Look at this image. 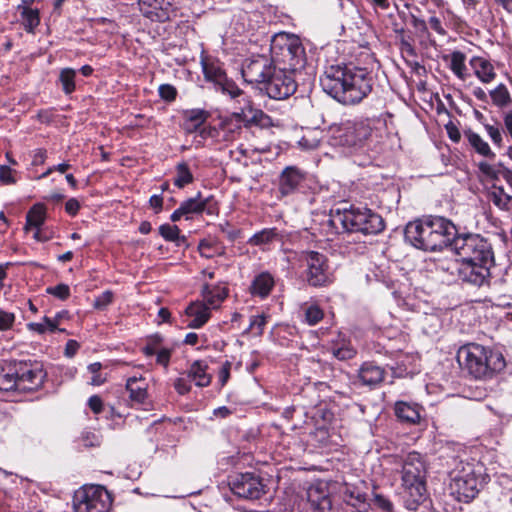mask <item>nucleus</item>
Wrapping results in <instances>:
<instances>
[{"mask_svg":"<svg viewBox=\"0 0 512 512\" xmlns=\"http://www.w3.org/2000/svg\"><path fill=\"white\" fill-rule=\"evenodd\" d=\"M229 485L233 494L248 500L259 499L266 492L262 479L253 473L239 474Z\"/></svg>","mask_w":512,"mask_h":512,"instance_id":"12","label":"nucleus"},{"mask_svg":"<svg viewBox=\"0 0 512 512\" xmlns=\"http://www.w3.org/2000/svg\"><path fill=\"white\" fill-rule=\"evenodd\" d=\"M305 174L295 166H287L279 177V193L281 196L293 194L304 181Z\"/></svg>","mask_w":512,"mask_h":512,"instance_id":"20","label":"nucleus"},{"mask_svg":"<svg viewBox=\"0 0 512 512\" xmlns=\"http://www.w3.org/2000/svg\"><path fill=\"white\" fill-rule=\"evenodd\" d=\"M46 220V209L42 204L33 205L26 215L24 230L41 228Z\"/></svg>","mask_w":512,"mask_h":512,"instance_id":"27","label":"nucleus"},{"mask_svg":"<svg viewBox=\"0 0 512 512\" xmlns=\"http://www.w3.org/2000/svg\"><path fill=\"white\" fill-rule=\"evenodd\" d=\"M411 24L416 29V31L422 33V34H428V27L427 23L415 15L411 16Z\"/></svg>","mask_w":512,"mask_h":512,"instance_id":"59","label":"nucleus"},{"mask_svg":"<svg viewBox=\"0 0 512 512\" xmlns=\"http://www.w3.org/2000/svg\"><path fill=\"white\" fill-rule=\"evenodd\" d=\"M112 301L113 293L107 290L95 298L93 306L98 310H104Z\"/></svg>","mask_w":512,"mask_h":512,"instance_id":"49","label":"nucleus"},{"mask_svg":"<svg viewBox=\"0 0 512 512\" xmlns=\"http://www.w3.org/2000/svg\"><path fill=\"white\" fill-rule=\"evenodd\" d=\"M27 328L30 331L36 332L40 335L46 332H55L57 330V321L52 320V318L44 317L43 321L40 323L30 322L27 324Z\"/></svg>","mask_w":512,"mask_h":512,"instance_id":"38","label":"nucleus"},{"mask_svg":"<svg viewBox=\"0 0 512 512\" xmlns=\"http://www.w3.org/2000/svg\"><path fill=\"white\" fill-rule=\"evenodd\" d=\"M277 237H278V233L275 228L264 229L256 234H254L248 240V243L250 245L258 246V245L270 243Z\"/></svg>","mask_w":512,"mask_h":512,"instance_id":"37","label":"nucleus"},{"mask_svg":"<svg viewBox=\"0 0 512 512\" xmlns=\"http://www.w3.org/2000/svg\"><path fill=\"white\" fill-rule=\"evenodd\" d=\"M456 233V227L451 221L443 217H432V251L452 247V242L457 238Z\"/></svg>","mask_w":512,"mask_h":512,"instance_id":"18","label":"nucleus"},{"mask_svg":"<svg viewBox=\"0 0 512 512\" xmlns=\"http://www.w3.org/2000/svg\"><path fill=\"white\" fill-rule=\"evenodd\" d=\"M303 261L306 263V279L309 285L318 287L329 282L327 258L316 251H309L303 254Z\"/></svg>","mask_w":512,"mask_h":512,"instance_id":"14","label":"nucleus"},{"mask_svg":"<svg viewBox=\"0 0 512 512\" xmlns=\"http://www.w3.org/2000/svg\"><path fill=\"white\" fill-rule=\"evenodd\" d=\"M162 341V337L158 334L150 338L149 343L143 348L144 353L147 356H152L157 353L156 346Z\"/></svg>","mask_w":512,"mask_h":512,"instance_id":"56","label":"nucleus"},{"mask_svg":"<svg viewBox=\"0 0 512 512\" xmlns=\"http://www.w3.org/2000/svg\"><path fill=\"white\" fill-rule=\"evenodd\" d=\"M273 284V278L268 273H262L254 279L250 289L252 294L266 297L270 293Z\"/></svg>","mask_w":512,"mask_h":512,"instance_id":"32","label":"nucleus"},{"mask_svg":"<svg viewBox=\"0 0 512 512\" xmlns=\"http://www.w3.org/2000/svg\"><path fill=\"white\" fill-rule=\"evenodd\" d=\"M478 167H479V170L486 177H488V178H490L492 180L498 179V177H499V170L495 166H493V165H491V164H489V163H487L485 161H482V162H480L478 164Z\"/></svg>","mask_w":512,"mask_h":512,"instance_id":"54","label":"nucleus"},{"mask_svg":"<svg viewBox=\"0 0 512 512\" xmlns=\"http://www.w3.org/2000/svg\"><path fill=\"white\" fill-rule=\"evenodd\" d=\"M446 131H447V134L449 136V138L453 141V142H458L461 138V133L459 131V129L456 127L455 124H453L452 122H449L446 126Z\"/></svg>","mask_w":512,"mask_h":512,"instance_id":"61","label":"nucleus"},{"mask_svg":"<svg viewBox=\"0 0 512 512\" xmlns=\"http://www.w3.org/2000/svg\"><path fill=\"white\" fill-rule=\"evenodd\" d=\"M452 249L463 261L494 263L491 244L478 234L458 235L452 242Z\"/></svg>","mask_w":512,"mask_h":512,"instance_id":"5","label":"nucleus"},{"mask_svg":"<svg viewBox=\"0 0 512 512\" xmlns=\"http://www.w3.org/2000/svg\"><path fill=\"white\" fill-rule=\"evenodd\" d=\"M148 384L144 378L140 377H130L127 379L126 388L129 392V397L131 401L143 407V409L148 410L150 406V402L148 401V393H147Z\"/></svg>","mask_w":512,"mask_h":512,"instance_id":"22","label":"nucleus"},{"mask_svg":"<svg viewBox=\"0 0 512 512\" xmlns=\"http://www.w3.org/2000/svg\"><path fill=\"white\" fill-rule=\"evenodd\" d=\"M46 160V150L37 149L33 152L32 165L38 166L44 164Z\"/></svg>","mask_w":512,"mask_h":512,"instance_id":"62","label":"nucleus"},{"mask_svg":"<svg viewBox=\"0 0 512 512\" xmlns=\"http://www.w3.org/2000/svg\"><path fill=\"white\" fill-rule=\"evenodd\" d=\"M404 234L416 248L432 251V217L409 222Z\"/></svg>","mask_w":512,"mask_h":512,"instance_id":"15","label":"nucleus"},{"mask_svg":"<svg viewBox=\"0 0 512 512\" xmlns=\"http://www.w3.org/2000/svg\"><path fill=\"white\" fill-rule=\"evenodd\" d=\"M480 481L471 463L460 462L451 472L450 489L460 501L469 502L479 492Z\"/></svg>","mask_w":512,"mask_h":512,"instance_id":"8","label":"nucleus"},{"mask_svg":"<svg viewBox=\"0 0 512 512\" xmlns=\"http://www.w3.org/2000/svg\"><path fill=\"white\" fill-rule=\"evenodd\" d=\"M332 353L339 360H348L355 356L356 351L350 345H343L333 349Z\"/></svg>","mask_w":512,"mask_h":512,"instance_id":"50","label":"nucleus"},{"mask_svg":"<svg viewBox=\"0 0 512 512\" xmlns=\"http://www.w3.org/2000/svg\"><path fill=\"white\" fill-rule=\"evenodd\" d=\"M494 263H483V261H463L461 260L458 275L464 282L473 285H483L490 276V268Z\"/></svg>","mask_w":512,"mask_h":512,"instance_id":"19","label":"nucleus"},{"mask_svg":"<svg viewBox=\"0 0 512 512\" xmlns=\"http://www.w3.org/2000/svg\"><path fill=\"white\" fill-rule=\"evenodd\" d=\"M17 11L22 17V23L27 32L33 33L35 28L40 24V13L38 9H32L30 7H24V5H18Z\"/></svg>","mask_w":512,"mask_h":512,"instance_id":"29","label":"nucleus"},{"mask_svg":"<svg viewBox=\"0 0 512 512\" xmlns=\"http://www.w3.org/2000/svg\"><path fill=\"white\" fill-rule=\"evenodd\" d=\"M318 132L316 131H308L306 134L302 136L299 140V145L303 149L313 150L319 146V138L317 137Z\"/></svg>","mask_w":512,"mask_h":512,"instance_id":"45","label":"nucleus"},{"mask_svg":"<svg viewBox=\"0 0 512 512\" xmlns=\"http://www.w3.org/2000/svg\"><path fill=\"white\" fill-rule=\"evenodd\" d=\"M402 482L415 501H421L425 488V464L417 452L409 453L402 463Z\"/></svg>","mask_w":512,"mask_h":512,"instance_id":"6","label":"nucleus"},{"mask_svg":"<svg viewBox=\"0 0 512 512\" xmlns=\"http://www.w3.org/2000/svg\"><path fill=\"white\" fill-rule=\"evenodd\" d=\"M202 302H194V329L204 325L211 316V308H216L224 299L225 295L214 294L208 284L203 285Z\"/></svg>","mask_w":512,"mask_h":512,"instance_id":"16","label":"nucleus"},{"mask_svg":"<svg viewBox=\"0 0 512 512\" xmlns=\"http://www.w3.org/2000/svg\"><path fill=\"white\" fill-rule=\"evenodd\" d=\"M430 27L439 35L445 36L446 30L444 29L441 20L436 16H431L428 21Z\"/></svg>","mask_w":512,"mask_h":512,"instance_id":"57","label":"nucleus"},{"mask_svg":"<svg viewBox=\"0 0 512 512\" xmlns=\"http://www.w3.org/2000/svg\"><path fill=\"white\" fill-rule=\"evenodd\" d=\"M14 322V313L0 309V331H7L11 329L14 325Z\"/></svg>","mask_w":512,"mask_h":512,"instance_id":"48","label":"nucleus"},{"mask_svg":"<svg viewBox=\"0 0 512 512\" xmlns=\"http://www.w3.org/2000/svg\"><path fill=\"white\" fill-rule=\"evenodd\" d=\"M19 391H30L40 387L45 373L38 363L17 361Z\"/></svg>","mask_w":512,"mask_h":512,"instance_id":"17","label":"nucleus"},{"mask_svg":"<svg viewBox=\"0 0 512 512\" xmlns=\"http://www.w3.org/2000/svg\"><path fill=\"white\" fill-rule=\"evenodd\" d=\"M200 64L206 81L214 84L216 90L228 94L231 98H236L241 94L237 85L228 80L226 74L221 69L217 60L207 55L202 49L200 55Z\"/></svg>","mask_w":512,"mask_h":512,"instance_id":"10","label":"nucleus"},{"mask_svg":"<svg viewBox=\"0 0 512 512\" xmlns=\"http://www.w3.org/2000/svg\"><path fill=\"white\" fill-rule=\"evenodd\" d=\"M465 137L478 154L488 158L495 157V153L479 134L469 130L465 132Z\"/></svg>","mask_w":512,"mask_h":512,"instance_id":"30","label":"nucleus"},{"mask_svg":"<svg viewBox=\"0 0 512 512\" xmlns=\"http://www.w3.org/2000/svg\"><path fill=\"white\" fill-rule=\"evenodd\" d=\"M276 68L272 58L258 55L248 59L242 67V76L248 83L264 84Z\"/></svg>","mask_w":512,"mask_h":512,"instance_id":"13","label":"nucleus"},{"mask_svg":"<svg viewBox=\"0 0 512 512\" xmlns=\"http://www.w3.org/2000/svg\"><path fill=\"white\" fill-rule=\"evenodd\" d=\"M101 368L102 365L99 362L91 363L87 367L88 372L92 375L88 382L90 385L100 386L106 381V376L100 373Z\"/></svg>","mask_w":512,"mask_h":512,"instance_id":"42","label":"nucleus"},{"mask_svg":"<svg viewBox=\"0 0 512 512\" xmlns=\"http://www.w3.org/2000/svg\"><path fill=\"white\" fill-rule=\"evenodd\" d=\"M194 215L207 214L208 216H215L218 213L217 204L211 196L203 197L200 193L194 197Z\"/></svg>","mask_w":512,"mask_h":512,"instance_id":"28","label":"nucleus"},{"mask_svg":"<svg viewBox=\"0 0 512 512\" xmlns=\"http://www.w3.org/2000/svg\"><path fill=\"white\" fill-rule=\"evenodd\" d=\"M485 129H486L487 134L493 141V143L500 147L502 145V141H503V137H502L500 128L497 126H494V125L486 124Z\"/></svg>","mask_w":512,"mask_h":512,"instance_id":"53","label":"nucleus"},{"mask_svg":"<svg viewBox=\"0 0 512 512\" xmlns=\"http://www.w3.org/2000/svg\"><path fill=\"white\" fill-rule=\"evenodd\" d=\"M450 69L458 78H460L461 80L465 79V55L462 52L454 51L451 54Z\"/></svg>","mask_w":512,"mask_h":512,"instance_id":"35","label":"nucleus"},{"mask_svg":"<svg viewBox=\"0 0 512 512\" xmlns=\"http://www.w3.org/2000/svg\"><path fill=\"white\" fill-rule=\"evenodd\" d=\"M161 236L167 241H174L177 245L185 242L184 237H180V230L176 225L163 224L159 227Z\"/></svg>","mask_w":512,"mask_h":512,"instance_id":"39","label":"nucleus"},{"mask_svg":"<svg viewBox=\"0 0 512 512\" xmlns=\"http://www.w3.org/2000/svg\"><path fill=\"white\" fill-rule=\"evenodd\" d=\"M371 133L368 120L346 121L335 129L333 138L336 144L356 151L364 147Z\"/></svg>","mask_w":512,"mask_h":512,"instance_id":"9","label":"nucleus"},{"mask_svg":"<svg viewBox=\"0 0 512 512\" xmlns=\"http://www.w3.org/2000/svg\"><path fill=\"white\" fill-rule=\"evenodd\" d=\"M112 498L107 489L100 485L84 486L73 498L75 512H110Z\"/></svg>","mask_w":512,"mask_h":512,"instance_id":"7","label":"nucleus"},{"mask_svg":"<svg viewBox=\"0 0 512 512\" xmlns=\"http://www.w3.org/2000/svg\"><path fill=\"white\" fill-rule=\"evenodd\" d=\"M264 116L265 114L263 111L254 108L250 101H247V104L241 108L239 113L233 114V117L236 118L237 122L247 123H260Z\"/></svg>","mask_w":512,"mask_h":512,"instance_id":"31","label":"nucleus"},{"mask_svg":"<svg viewBox=\"0 0 512 512\" xmlns=\"http://www.w3.org/2000/svg\"><path fill=\"white\" fill-rule=\"evenodd\" d=\"M475 75L483 83H490L496 76L493 65L486 59L474 57L470 61Z\"/></svg>","mask_w":512,"mask_h":512,"instance_id":"26","label":"nucleus"},{"mask_svg":"<svg viewBox=\"0 0 512 512\" xmlns=\"http://www.w3.org/2000/svg\"><path fill=\"white\" fill-rule=\"evenodd\" d=\"M275 66L290 72L300 71L306 62L305 50L298 36L285 32L273 36L270 45Z\"/></svg>","mask_w":512,"mask_h":512,"instance_id":"4","label":"nucleus"},{"mask_svg":"<svg viewBox=\"0 0 512 512\" xmlns=\"http://www.w3.org/2000/svg\"><path fill=\"white\" fill-rule=\"evenodd\" d=\"M75 77L76 70L72 68H64L60 71L59 82L62 85V90L66 95H69L75 91Z\"/></svg>","mask_w":512,"mask_h":512,"instance_id":"34","label":"nucleus"},{"mask_svg":"<svg viewBox=\"0 0 512 512\" xmlns=\"http://www.w3.org/2000/svg\"><path fill=\"white\" fill-rule=\"evenodd\" d=\"M503 121L505 130L512 139V111H509L504 115Z\"/></svg>","mask_w":512,"mask_h":512,"instance_id":"64","label":"nucleus"},{"mask_svg":"<svg viewBox=\"0 0 512 512\" xmlns=\"http://www.w3.org/2000/svg\"><path fill=\"white\" fill-rule=\"evenodd\" d=\"M159 95L166 101L174 100L176 97V89L169 84H162L159 86Z\"/></svg>","mask_w":512,"mask_h":512,"instance_id":"55","label":"nucleus"},{"mask_svg":"<svg viewBox=\"0 0 512 512\" xmlns=\"http://www.w3.org/2000/svg\"><path fill=\"white\" fill-rule=\"evenodd\" d=\"M323 90L344 105L359 103L372 89V79L361 68L331 66L321 77Z\"/></svg>","mask_w":512,"mask_h":512,"instance_id":"1","label":"nucleus"},{"mask_svg":"<svg viewBox=\"0 0 512 512\" xmlns=\"http://www.w3.org/2000/svg\"><path fill=\"white\" fill-rule=\"evenodd\" d=\"M192 181V175L189 171L187 163H180L177 166V175L174 179V184L178 188L184 187L186 184Z\"/></svg>","mask_w":512,"mask_h":512,"instance_id":"41","label":"nucleus"},{"mask_svg":"<svg viewBox=\"0 0 512 512\" xmlns=\"http://www.w3.org/2000/svg\"><path fill=\"white\" fill-rule=\"evenodd\" d=\"M374 502L378 507L382 508L383 510L390 511L392 509L391 502L382 495H375Z\"/></svg>","mask_w":512,"mask_h":512,"instance_id":"63","label":"nucleus"},{"mask_svg":"<svg viewBox=\"0 0 512 512\" xmlns=\"http://www.w3.org/2000/svg\"><path fill=\"white\" fill-rule=\"evenodd\" d=\"M88 406L95 414H99L103 408L102 399L97 395H93L88 400Z\"/></svg>","mask_w":512,"mask_h":512,"instance_id":"58","label":"nucleus"},{"mask_svg":"<svg viewBox=\"0 0 512 512\" xmlns=\"http://www.w3.org/2000/svg\"><path fill=\"white\" fill-rule=\"evenodd\" d=\"M328 225L335 233L377 234L384 229V221L379 214L368 208L356 207L331 210Z\"/></svg>","mask_w":512,"mask_h":512,"instance_id":"3","label":"nucleus"},{"mask_svg":"<svg viewBox=\"0 0 512 512\" xmlns=\"http://www.w3.org/2000/svg\"><path fill=\"white\" fill-rule=\"evenodd\" d=\"M142 14L152 21L164 22L169 19L170 2L165 0H138Z\"/></svg>","mask_w":512,"mask_h":512,"instance_id":"21","label":"nucleus"},{"mask_svg":"<svg viewBox=\"0 0 512 512\" xmlns=\"http://www.w3.org/2000/svg\"><path fill=\"white\" fill-rule=\"evenodd\" d=\"M17 361L5 362L0 371V390L5 392L19 391Z\"/></svg>","mask_w":512,"mask_h":512,"instance_id":"23","label":"nucleus"},{"mask_svg":"<svg viewBox=\"0 0 512 512\" xmlns=\"http://www.w3.org/2000/svg\"><path fill=\"white\" fill-rule=\"evenodd\" d=\"M192 214V198H188L178 209H176L172 215L171 220L173 222L179 221L182 217L186 220L191 218Z\"/></svg>","mask_w":512,"mask_h":512,"instance_id":"43","label":"nucleus"},{"mask_svg":"<svg viewBox=\"0 0 512 512\" xmlns=\"http://www.w3.org/2000/svg\"><path fill=\"white\" fill-rule=\"evenodd\" d=\"M206 116L207 113L204 111H200L197 114L194 113V139L197 137L205 139L206 137H212L214 135L215 129L204 124Z\"/></svg>","mask_w":512,"mask_h":512,"instance_id":"33","label":"nucleus"},{"mask_svg":"<svg viewBox=\"0 0 512 512\" xmlns=\"http://www.w3.org/2000/svg\"><path fill=\"white\" fill-rule=\"evenodd\" d=\"M358 376L362 384L373 387L383 381L385 371L380 366L371 362H366L359 369Z\"/></svg>","mask_w":512,"mask_h":512,"instance_id":"24","label":"nucleus"},{"mask_svg":"<svg viewBox=\"0 0 512 512\" xmlns=\"http://www.w3.org/2000/svg\"><path fill=\"white\" fill-rule=\"evenodd\" d=\"M493 103L498 107H505L511 103L510 93L504 84L498 85L490 92Z\"/></svg>","mask_w":512,"mask_h":512,"instance_id":"36","label":"nucleus"},{"mask_svg":"<svg viewBox=\"0 0 512 512\" xmlns=\"http://www.w3.org/2000/svg\"><path fill=\"white\" fill-rule=\"evenodd\" d=\"M304 315H305V321L309 325H315L320 320H322L324 313L318 305L313 304V305L308 306L305 309Z\"/></svg>","mask_w":512,"mask_h":512,"instance_id":"44","label":"nucleus"},{"mask_svg":"<svg viewBox=\"0 0 512 512\" xmlns=\"http://www.w3.org/2000/svg\"><path fill=\"white\" fill-rule=\"evenodd\" d=\"M46 292L50 295L55 296L60 300H65L70 295V288L66 284H58L56 286H50L46 289Z\"/></svg>","mask_w":512,"mask_h":512,"instance_id":"47","label":"nucleus"},{"mask_svg":"<svg viewBox=\"0 0 512 512\" xmlns=\"http://www.w3.org/2000/svg\"><path fill=\"white\" fill-rule=\"evenodd\" d=\"M266 324V318L264 315L253 316L250 320L249 330L254 331L255 334L261 335Z\"/></svg>","mask_w":512,"mask_h":512,"instance_id":"51","label":"nucleus"},{"mask_svg":"<svg viewBox=\"0 0 512 512\" xmlns=\"http://www.w3.org/2000/svg\"><path fill=\"white\" fill-rule=\"evenodd\" d=\"M395 415L397 418L408 424H417L420 421L419 406L404 401H398L395 404Z\"/></svg>","mask_w":512,"mask_h":512,"instance_id":"25","label":"nucleus"},{"mask_svg":"<svg viewBox=\"0 0 512 512\" xmlns=\"http://www.w3.org/2000/svg\"><path fill=\"white\" fill-rule=\"evenodd\" d=\"M80 209V203L76 198H70L65 203V211L71 215L75 216Z\"/></svg>","mask_w":512,"mask_h":512,"instance_id":"60","label":"nucleus"},{"mask_svg":"<svg viewBox=\"0 0 512 512\" xmlns=\"http://www.w3.org/2000/svg\"><path fill=\"white\" fill-rule=\"evenodd\" d=\"M16 171L7 165H0V183L2 185H13L17 182Z\"/></svg>","mask_w":512,"mask_h":512,"instance_id":"46","label":"nucleus"},{"mask_svg":"<svg viewBox=\"0 0 512 512\" xmlns=\"http://www.w3.org/2000/svg\"><path fill=\"white\" fill-rule=\"evenodd\" d=\"M219 246L214 239H204L198 245V251L202 257L212 258L219 254Z\"/></svg>","mask_w":512,"mask_h":512,"instance_id":"40","label":"nucleus"},{"mask_svg":"<svg viewBox=\"0 0 512 512\" xmlns=\"http://www.w3.org/2000/svg\"><path fill=\"white\" fill-rule=\"evenodd\" d=\"M199 371H201L199 362H194V385L199 387L207 386L211 381L210 376L206 374H198Z\"/></svg>","mask_w":512,"mask_h":512,"instance_id":"52","label":"nucleus"},{"mask_svg":"<svg viewBox=\"0 0 512 512\" xmlns=\"http://www.w3.org/2000/svg\"><path fill=\"white\" fill-rule=\"evenodd\" d=\"M459 364L475 379L492 378L505 367L503 355L485 346L470 343L457 353Z\"/></svg>","mask_w":512,"mask_h":512,"instance_id":"2","label":"nucleus"},{"mask_svg":"<svg viewBox=\"0 0 512 512\" xmlns=\"http://www.w3.org/2000/svg\"><path fill=\"white\" fill-rule=\"evenodd\" d=\"M296 74L297 72H290L276 67L264 84L263 89L272 99H285L296 90Z\"/></svg>","mask_w":512,"mask_h":512,"instance_id":"11","label":"nucleus"}]
</instances>
